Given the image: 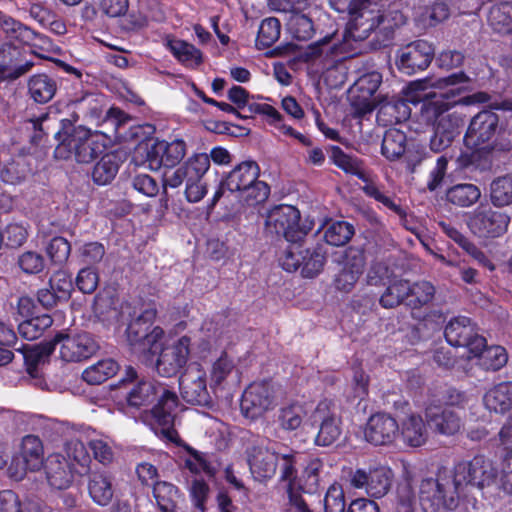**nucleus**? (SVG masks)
<instances>
[{
    "label": "nucleus",
    "instance_id": "obj_1",
    "mask_svg": "<svg viewBox=\"0 0 512 512\" xmlns=\"http://www.w3.org/2000/svg\"><path fill=\"white\" fill-rule=\"evenodd\" d=\"M331 7L349 16L342 39L328 35L315 43L318 53L330 51L336 55L352 57L362 53L363 42L372 34L378 33L382 40L390 39L394 29L406 22V17L398 9L382 10L378 1L371 0H330Z\"/></svg>",
    "mask_w": 512,
    "mask_h": 512
},
{
    "label": "nucleus",
    "instance_id": "obj_2",
    "mask_svg": "<svg viewBox=\"0 0 512 512\" xmlns=\"http://www.w3.org/2000/svg\"><path fill=\"white\" fill-rule=\"evenodd\" d=\"M155 307L146 308L127 327V337L132 346L138 345L141 352H159L156 369L164 377L176 375L187 363L190 354V338L182 336L162 346L164 330L160 326L151 328L156 319Z\"/></svg>",
    "mask_w": 512,
    "mask_h": 512
},
{
    "label": "nucleus",
    "instance_id": "obj_3",
    "mask_svg": "<svg viewBox=\"0 0 512 512\" xmlns=\"http://www.w3.org/2000/svg\"><path fill=\"white\" fill-rule=\"evenodd\" d=\"M117 392L128 406L136 408L149 405L158 398L157 404L151 410V415L155 423L161 427L163 435L172 442L177 441L178 435L173 426L178 398L174 392L160 383L139 379L132 367L126 369L125 376L118 383Z\"/></svg>",
    "mask_w": 512,
    "mask_h": 512
},
{
    "label": "nucleus",
    "instance_id": "obj_4",
    "mask_svg": "<svg viewBox=\"0 0 512 512\" xmlns=\"http://www.w3.org/2000/svg\"><path fill=\"white\" fill-rule=\"evenodd\" d=\"M469 82V77L463 72L437 79L425 78L410 82L403 90V117L410 114L405 103H422V118L426 122L436 120L441 112L449 110L448 100L468 89Z\"/></svg>",
    "mask_w": 512,
    "mask_h": 512
},
{
    "label": "nucleus",
    "instance_id": "obj_5",
    "mask_svg": "<svg viewBox=\"0 0 512 512\" xmlns=\"http://www.w3.org/2000/svg\"><path fill=\"white\" fill-rule=\"evenodd\" d=\"M78 118V115H74L73 119L61 120V128L55 133L58 145L54 155L63 160L74 156L79 163H90L105 151L109 138L84 126H74Z\"/></svg>",
    "mask_w": 512,
    "mask_h": 512
},
{
    "label": "nucleus",
    "instance_id": "obj_6",
    "mask_svg": "<svg viewBox=\"0 0 512 512\" xmlns=\"http://www.w3.org/2000/svg\"><path fill=\"white\" fill-rule=\"evenodd\" d=\"M461 490L454 469L440 468L420 481L419 503L424 512H449L458 506Z\"/></svg>",
    "mask_w": 512,
    "mask_h": 512
},
{
    "label": "nucleus",
    "instance_id": "obj_7",
    "mask_svg": "<svg viewBox=\"0 0 512 512\" xmlns=\"http://www.w3.org/2000/svg\"><path fill=\"white\" fill-rule=\"evenodd\" d=\"M331 159L338 168L348 174L357 176L364 182L362 191L366 196L381 203L384 207L401 218L406 216V212L401 205L397 204L392 197L382 191L373 177L363 169L361 161L358 158L344 153L341 148L335 146L332 148Z\"/></svg>",
    "mask_w": 512,
    "mask_h": 512
},
{
    "label": "nucleus",
    "instance_id": "obj_8",
    "mask_svg": "<svg viewBox=\"0 0 512 512\" xmlns=\"http://www.w3.org/2000/svg\"><path fill=\"white\" fill-rule=\"evenodd\" d=\"M310 229V226L300 223V212L291 205L274 207L268 212L265 221L267 234L283 237L288 242L303 241Z\"/></svg>",
    "mask_w": 512,
    "mask_h": 512
},
{
    "label": "nucleus",
    "instance_id": "obj_9",
    "mask_svg": "<svg viewBox=\"0 0 512 512\" xmlns=\"http://www.w3.org/2000/svg\"><path fill=\"white\" fill-rule=\"evenodd\" d=\"M464 401L465 395L453 390L450 394L449 405L428 406L425 410V417L430 428L445 436L458 433L463 427V417L460 411L454 409L452 406L461 405Z\"/></svg>",
    "mask_w": 512,
    "mask_h": 512
},
{
    "label": "nucleus",
    "instance_id": "obj_10",
    "mask_svg": "<svg viewBox=\"0 0 512 512\" xmlns=\"http://www.w3.org/2000/svg\"><path fill=\"white\" fill-rule=\"evenodd\" d=\"M510 216L503 211L495 210L489 204L481 203L468 215L467 225L478 237L496 238L506 233Z\"/></svg>",
    "mask_w": 512,
    "mask_h": 512
},
{
    "label": "nucleus",
    "instance_id": "obj_11",
    "mask_svg": "<svg viewBox=\"0 0 512 512\" xmlns=\"http://www.w3.org/2000/svg\"><path fill=\"white\" fill-rule=\"evenodd\" d=\"M55 350L64 362H80L94 355L99 346L87 332L59 333L52 340Z\"/></svg>",
    "mask_w": 512,
    "mask_h": 512
},
{
    "label": "nucleus",
    "instance_id": "obj_12",
    "mask_svg": "<svg viewBox=\"0 0 512 512\" xmlns=\"http://www.w3.org/2000/svg\"><path fill=\"white\" fill-rule=\"evenodd\" d=\"M289 243L280 259L283 269L293 272L302 266V272L306 277H314L318 274L325 262L324 254L319 249L310 251L304 247L302 241Z\"/></svg>",
    "mask_w": 512,
    "mask_h": 512
},
{
    "label": "nucleus",
    "instance_id": "obj_13",
    "mask_svg": "<svg viewBox=\"0 0 512 512\" xmlns=\"http://www.w3.org/2000/svg\"><path fill=\"white\" fill-rule=\"evenodd\" d=\"M313 418L320 422L319 431L315 438L318 446H330L335 443L342 434V420L339 408L330 399H323L315 407Z\"/></svg>",
    "mask_w": 512,
    "mask_h": 512
},
{
    "label": "nucleus",
    "instance_id": "obj_14",
    "mask_svg": "<svg viewBox=\"0 0 512 512\" xmlns=\"http://www.w3.org/2000/svg\"><path fill=\"white\" fill-rule=\"evenodd\" d=\"M392 480V470L387 466L378 465L355 470L351 474L350 484L355 489L364 490L370 497L382 498L390 490Z\"/></svg>",
    "mask_w": 512,
    "mask_h": 512
},
{
    "label": "nucleus",
    "instance_id": "obj_15",
    "mask_svg": "<svg viewBox=\"0 0 512 512\" xmlns=\"http://www.w3.org/2000/svg\"><path fill=\"white\" fill-rule=\"evenodd\" d=\"M381 83L382 75L378 71L365 73L354 82L349 98L358 116H364L375 109L378 103L375 93Z\"/></svg>",
    "mask_w": 512,
    "mask_h": 512
},
{
    "label": "nucleus",
    "instance_id": "obj_16",
    "mask_svg": "<svg viewBox=\"0 0 512 512\" xmlns=\"http://www.w3.org/2000/svg\"><path fill=\"white\" fill-rule=\"evenodd\" d=\"M276 405L275 391L268 382L249 385L241 399V411L246 418L257 419Z\"/></svg>",
    "mask_w": 512,
    "mask_h": 512
},
{
    "label": "nucleus",
    "instance_id": "obj_17",
    "mask_svg": "<svg viewBox=\"0 0 512 512\" xmlns=\"http://www.w3.org/2000/svg\"><path fill=\"white\" fill-rule=\"evenodd\" d=\"M453 469L461 488L467 484L483 488L497 483V471L484 456H475L469 462H460Z\"/></svg>",
    "mask_w": 512,
    "mask_h": 512
},
{
    "label": "nucleus",
    "instance_id": "obj_18",
    "mask_svg": "<svg viewBox=\"0 0 512 512\" xmlns=\"http://www.w3.org/2000/svg\"><path fill=\"white\" fill-rule=\"evenodd\" d=\"M182 398L190 404L207 405L211 402L206 371L198 363H191L179 378Z\"/></svg>",
    "mask_w": 512,
    "mask_h": 512
},
{
    "label": "nucleus",
    "instance_id": "obj_19",
    "mask_svg": "<svg viewBox=\"0 0 512 512\" xmlns=\"http://www.w3.org/2000/svg\"><path fill=\"white\" fill-rule=\"evenodd\" d=\"M444 335L451 346L466 347L469 352H477L485 346V338L477 334L475 325L465 316L452 318L445 327Z\"/></svg>",
    "mask_w": 512,
    "mask_h": 512
},
{
    "label": "nucleus",
    "instance_id": "obj_20",
    "mask_svg": "<svg viewBox=\"0 0 512 512\" xmlns=\"http://www.w3.org/2000/svg\"><path fill=\"white\" fill-rule=\"evenodd\" d=\"M433 56L432 45L425 40H417L398 50L396 65L402 73L412 75L425 70Z\"/></svg>",
    "mask_w": 512,
    "mask_h": 512
},
{
    "label": "nucleus",
    "instance_id": "obj_21",
    "mask_svg": "<svg viewBox=\"0 0 512 512\" xmlns=\"http://www.w3.org/2000/svg\"><path fill=\"white\" fill-rule=\"evenodd\" d=\"M187 146L184 140L174 139L171 142L157 140L151 145L147 152V162L151 170H158L161 167L174 170L185 157Z\"/></svg>",
    "mask_w": 512,
    "mask_h": 512
},
{
    "label": "nucleus",
    "instance_id": "obj_22",
    "mask_svg": "<svg viewBox=\"0 0 512 512\" xmlns=\"http://www.w3.org/2000/svg\"><path fill=\"white\" fill-rule=\"evenodd\" d=\"M210 168V158L206 153H198L174 170H167L163 175L165 187L178 188L184 182L203 180Z\"/></svg>",
    "mask_w": 512,
    "mask_h": 512
},
{
    "label": "nucleus",
    "instance_id": "obj_23",
    "mask_svg": "<svg viewBox=\"0 0 512 512\" xmlns=\"http://www.w3.org/2000/svg\"><path fill=\"white\" fill-rule=\"evenodd\" d=\"M498 120L497 114L488 110L475 115L464 136L465 146L471 150L483 148L495 136Z\"/></svg>",
    "mask_w": 512,
    "mask_h": 512
},
{
    "label": "nucleus",
    "instance_id": "obj_24",
    "mask_svg": "<svg viewBox=\"0 0 512 512\" xmlns=\"http://www.w3.org/2000/svg\"><path fill=\"white\" fill-rule=\"evenodd\" d=\"M399 435L397 421L387 413H376L372 415L365 427L364 436L366 441L373 445H389Z\"/></svg>",
    "mask_w": 512,
    "mask_h": 512
},
{
    "label": "nucleus",
    "instance_id": "obj_25",
    "mask_svg": "<svg viewBox=\"0 0 512 512\" xmlns=\"http://www.w3.org/2000/svg\"><path fill=\"white\" fill-rule=\"evenodd\" d=\"M253 478L259 482L271 479L277 470L279 455L263 445H254L247 451Z\"/></svg>",
    "mask_w": 512,
    "mask_h": 512
},
{
    "label": "nucleus",
    "instance_id": "obj_26",
    "mask_svg": "<svg viewBox=\"0 0 512 512\" xmlns=\"http://www.w3.org/2000/svg\"><path fill=\"white\" fill-rule=\"evenodd\" d=\"M364 265L365 257L361 250L347 249L343 257V267L335 279L336 288L344 292L351 291L363 273Z\"/></svg>",
    "mask_w": 512,
    "mask_h": 512
},
{
    "label": "nucleus",
    "instance_id": "obj_27",
    "mask_svg": "<svg viewBox=\"0 0 512 512\" xmlns=\"http://www.w3.org/2000/svg\"><path fill=\"white\" fill-rule=\"evenodd\" d=\"M153 496L161 512H187L186 500L179 488L167 481L153 484Z\"/></svg>",
    "mask_w": 512,
    "mask_h": 512
},
{
    "label": "nucleus",
    "instance_id": "obj_28",
    "mask_svg": "<svg viewBox=\"0 0 512 512\" xmlns=\"http://www.w3.org/2000/svg\"><path fill=\"white\" fill-rule=\"evenodd\" d=\"M45 473L49 485L54 489H67L71 486L76 471L65 461L62 453H52L47 457Z\"/></svg>",
    "mask_w": 512,
    "mask_h": 512
},
{
    "label": "nucleus",
    "instance_id": "obj_29",
    "mask_svg": "<svg viewBox=\"0 0 512 512\" xmlns=\"http://www.w3.org/2000/svg\"><path fill=\"white\" fill-rule=\"evenodd\" d=\"M61 453L77 475L84 476L88 474L92 459L81 436H72L66 439Z\"/></svg>",
    "mask_w": 512,
    "mask_h": 512
},
{
    "label": "nucleus",
    "instance_id": "obj_30",
    "mask_svg": "<svg viewBox=\"0 0 512 512\" xmlns=\"http://www.w3.org/2000/svg\"><path fill=\"white\" fill-rule=\"evenodd\" d=\"M260 174V168L255 161H243L229 172L223 181V186L231 192H239L253 184Z\"/></svg>",
    "mask_w": 512,
    "mask_h": 512
},
{
    "label": "nucleus",
    "instance_id": "obj_31",
    "mask_svg": "<svg viewBox=\"0 0 512 512\" xmlns=\"http://www.w3.org/2000/svg\"><path fill=\"white\" fill-rule=\"evenodd\" d=\"M399 434L405 444L411 447H420L428 438V431L423 418L417 414H410L402 420Z\"/></svg>",
    "mask_w": 512,
    "mask_h": 512
},
{
    "label": "nucleus",
    "instance_id": "obj_32",
    "mask_svg": "<svg viewBox=\"0 0 512 512\" xmlns=\"http://www.w3.org/2000/svg\"><path fill=\"white\" fill-rule=\"evenodd\" d=\"M484 405L488 410L500 414L511 410L512 382H501L490 388L484 395Z\"/></svg>",
    "mask_w": 512,
    "mask_h": 512
},
{
    "label": "nucleus",
    "instance_id": "obj_33",
    "mask_svg": "<svg viewBox=\"0 0 512 512\" xmlns=\"http://www.w3.org/2000/svg\"><path fill=\"white\" fill-rule=\"evenodd\" d=\"M165 46L187 68H197L203 62L202 52L193 44L177 38H167Z\"/></svg>",
    "mask_w": 512,
    "mask_h": 512
},
{
    "label": "nucleus",
    "instance_id": "obj_34",
    "mask_svg": "<svg viewBox=\"0 0 512 512\" xmlns=\"http://www.w3.org/2000/svg\"><path fill=\"white\" fill-rule=\"evenodd\" d=\"M306 414L307 412L303 404L291 402L278 409L275 422L283 431L292 432L302 426Z\"/></svg>",
    "mask_w": 512,
    "mask_h": 512
},
{
    "label": "nucleus",
    "instance_id": "obj_35",
    "mask_svg": "<svg viewBox=\"0 0 512 512\" xmlns=\"http://www.w3.org/2000/svg\"><path fill=\"white\" fill-rule=\"evenodd\" d=\"M28 93L37 103L49 102L57 91V82L47 74H35L28 80Z\"/></svg>",
    "mask_w": 512,
    "mask_h": 512
},
{
    "label": "nucleus",
    "instance_id": "obj_36",
    "mask_svg": "<svg viewBox=\"0 0 512 512\" xmlns=\"http://www.w3.org/2000/svg\"><path fill=\"white\" fill-rule=\"evenodd\" d=\"M470 358H477L478 365L488 371H498L504 367L508 361V354L504 347L494 345L479 349V351H470Z\"/></svg>",
    "mask_w": 512,
    "mask_h": 512
},
{
    "label": "nucleus",
    "instance_id": "obj_37",
    "mask_svg": "<svg viewBox=\"0 0 512 512\" xmlns=\"http://www.w3.org/2000/svg\"><path fill=\"white\" fill-rule=\"evenodd\" d=\"M0 29L6 35L7 38L11 40H16L23 44H31L38 34L19 22L18 20L12 18L7 15L3 11L0 10Z\"/></svg>",
    "mask_w": 512,
    "mask_h": 512
},
{
    "label": "nucleus",
    "instance_id": "obj_38",
    "mask_svg": "<svg viewBox=\"0 0 512 512\" xmlns=\"http://www.w3.org/2000/svg\"><path fill=\"white\" fill-rule=\"evenodd\" d=\"M17 350H24V360L27 368V372L30 376L38 377V369L41 365L45 364L49 356L55 351V345L53 342H47L40 345H33L27 347H19Z\"/></svg>",
    "mask_w": 512,
    "mask_h": 512
},
{
    "label": "nucleus",
    "instance_id": "obj_39",
    "mask_svg": "<svg viewBox=\"0 0 512 512\" xmlns=\"http://www.w3.org/2000/svg\"><path fill=\"white\" fill-rule=\"evenodd\" d=\"M481 197V190L472 183H459L446 191V200L461 208L473 206Z\"/></svg>",
    "mask_w": 512,
    "mask_h": 512
},
{
    "label": "nucleus",
    "instance_id": "obj_40",
    "mask_svg": "<svg viewBox=\"0 0 512 512\" xmlns=\"http://www.w3.org/2000/svg\"><path fill=\"white\" fill-rule=\"evenodd\" d=\"M89 494L98 505L105 506L113 498V488L110 475L106 472H95L88 484Z\"/></svg>",
    "mask_w": 512,
    "mask_h": 512
},
{
    "label": "nucleus",
    "instance_id": "obj_41",
    "mask_svg": "<svg viewBox=\"0 0 512 512\" xmlns=\"http://www.w3.org/2000/svg\"><path fill=\"white\" fill-rule=\"evenodd\" d=\"M21 458L29 471H37L43 466L44 448L39 437L27 435L23 438Z\"/></svg>",
    "mask_w": 512,
    "mask_h": 512
},
{
    "label": "nucleus",
    "instance_id": "obj_42",
    "mask_svg": "<svg viewBox=\"0 0 512 512\" xmlns=\"http://www.w3.org/2000/svg\"><path fill=\"white\" fill-rule=\"evenodd\" d=\"M385 292L380 297V304L384 308H393L402 302H408L410 283L397 277H393L387 284Z\"/></svg>",
    "mask_w": 512,
    "mask_h": 512
},
{
    "label": "nucleus",
    "instance_id": "obj_43",
    "mask_svg": "<svg viewBox=\"0 0 512 512\" xmlns=\"http://www.w3.org/2000/svg\"><path fill=\"white\" fill-rule=\"evenodd\" d=\"M85 440L92 450L95 460L103 465L113 462L115 457L114 443L109 437L91 432L85 435Z\"/></svg>",
    "mask_w": 512,
    "mask_h": 512
},
{
    "label": "nucleus",
    "instance_id": "obj_44",
    "mask_svg": "<svg viewBox=\"0 0 512 512\" xmlns=\"http://www.w3.org/2000/svg\"><path fill=\"white\" fill-rule=\"evenodd\" d=\"M119 370V365L113 359H103L86 368L82 373V378L89 384H101L114 376Z\"/></svg>",
    "mask_w": 512,
    "mask_h": 512
},
{
    "label": "nucleus",
    "instance_id": "obj_45",
    "mask_svg": "<svg viewBox=\"0 0 512 512\" xmlns=\"http://www.w3.org/2000/svg\"><path fill=\"white\" fill-rule=\"evenodd\" d=\"M489 24L498 33L512 34V2L494 5L489 12Z\"/></svg>",
    "mask_w": 512,
    "mask_h": 512
},
{
    "label": "nucleus",
    "instance_id": "obj_46",
    "mask_svg": "<svg viewBox=\"0 0 512 512\" xmlns=\"http://www.w3.org/2000/svg\"><path fill=\"white\" fill-rule=\"evenodd\" d=\"M408 147L406 146V135L396 128L387 130L382 141V154L388 160H396L403 155Z\"/></svg>",
    "mask_w": 512,
    "mask_h": 512
},
{
    "label": "nucleus",
    "instance_id": "obj_47",
    "mask_svg": "<svg viewBox=\"0 0 512 512\" xmlns=\"http://www.w3.org/2000/svg\"><path fill=\"white\" fill-rule=\"evenodd\" d=\"M119 170V158L114 153H107L94 166L92 171L93 181L98 185L109 184Z\"/></svg>",
    "mask_w": 512,
    "mask_h": 512
},
{
    "label": "nucleus",
    "instance_id": "obj_48",
    "mask_svg": "<svg viewBox=\"0 0 512 512\" xmlns=\"http://www.w3.org/2000/svg\"><path fill=\"white\" fill-rule=\"evenodd\" d=\"M490 199L495 207L512 204V174L497 177L491 182Z\"/></svg>",
    "mask_w": 512,
    "mask_h": 512
},
{
    "label": "nucleus",
    "instance_id": "obj_49",
    "mask_svg": "<svg viewBox=\"0 0 512 512\" xmlns=\"http://www.w3.org/2000/svg\"><path fill=\"white\" fill-rule=\"evenodd\" d=\"M53 323L50 315L42 314L22 321L18 326L20 336L32 341L39 338Z\"/></svg>",
    "mask_w": 512,
    "mask_h": 512
},
{
    "label": "nucleus",
    "instance_id": "obj_50",
    "mask_svg": "<svg viewBox=\"0 0 512 512\" xmlns=\"http://www.w3.org/2000/svg\"><path fill=\"white\" fill-rule=\"evenodd\" d=\"M235 370V364L226 353H223L211 365L210 369V388L216 389L224 385L230 375Z\"/></svg>",
    "mask_w": 512,
    "mask_h": 512
},
{
    "label": "nucleus",
    "instance_id": "obj_51",
    "mask_svg": "<svg viewBox=\"0 0 512 512\" xmlns=\"http://www.w3.org/2000/svg\"><path fill=\"white\" fill-rule=\"evenodd\" d=\"M238 199L247 206H256L267 200L270 194V187L258 178L238 192Z\"/></svg>",
    "mask_w": 512,
    "mask_h": 512
},
{
    "label": "nucleus",
    "instance_id": "obj_52",
    "mask_svg": "<svg viewBox=\"0 0 512 512\" xmlns=\"http://www.w3.org/2000/svg\"><path fill=\"white\" fill-rule=\"evenodd\" d=\"M354 227L346 221L332 222L324 233L325 241L332 246L345 245L353 236Z\"/></svg>",
    "mask_w": 512,
    "mask_h": 512
},
{
    "label": "nucleus",
    "instance_id": "obj_53",
    "mask_svg": "<svg viewBox=\"0 0 512 512\" xmlns=\"http://www.w3.org/2000/svg\"><path fill=\"white\" fill-rule=\"evenodd\" d=\"M281 25L277 18L264 19L259 27L256 45L259 48H267L273 45L280 37Z\"/></svg>",
    "mask_w": 512,
    "mask_h": 512
},
{
    "label": "nucleus",
    "instance_id": "obj_54",
    "mask_svg": "<svg viewBox=\"0 0 512 512\" xmlns=\"http://www.w3.org/2000/svg\"><path fill=\"white\" fill-rule=\"evenodd\" d=\"M445 112L446 111L441 112L436 120L427 123L435 124V127L438 130L444 131L445 134L454 140L461 132V128L464 125V117L462 114L457 112L447 114H445Z\"/></svg>",
    "mask_w": 512,
    "mask_h": 512
},
{
    "label": "nucleus",
    "instance_id": "obj_55",
    "mask_svg": "<svg viewBox=\"0 0 512 512\" xmlns=\"http://www.w3.org/2000/svg\"><path fill=\"white\" fill-rule=\"evenodd\" d=\"M434 293L433 285L427 281L410 284L407 305L412 308L425 305L433 299Z\"/></svg>",
    "mask_w": 512,
    "mask_h": 512
},
{
    "label": "nucleus",
    "instance_id": "obj_56",
    "mask_svg": "<svg viewBox=\"0 0 512 512\" xmlns=\"http://www.w3.org/2000/svg\"><path fill=\"white\" fill-rule=\"evenodd\" d=\"M448 5L443 0H435L433 4L419 16V21L424 26H434L449 17Z\"/></svg>",
    "mask_w": 512,
    "mask_h": 512
},
{
    "label": "nucleus",
    "instance_id": "obj_57",
    "mask_svg": "<svg viewBox=\"0 0 512 512\" xmlns=\"http://www.w3.org/2000/svg\"><path fill=\"white\" fill-rule=\"evenodd\" d=\"M288 28L298 40H307L313 35V23L304 14L293 13L289 19Z\"/></svg>",
    "mask_w": 512,
    "mask_h": 512
},
{
    "label": "nucleus",
    "instance_id": "obj_58",
    "mask_svg": "<svg viewBox=\"0 0 512 512\" xmlns=\"http://www.w3.org/2000/svg\"><path fill=\"white\" fill-rule=\"evenodd\" d=\"M18 265L25 274H39L45 268V259L38 252L26 251L18 257Z\"/></svg>",
    "mask_w": 512,
    "mask_h": 512
},
{
    "label": "nucleus",
    "instance_id": "obj_59",
    "mask_svg": "<svg viewBox=\"0 0 512 512\" xmlns=\"http://www.w3.org/2000/svg\"><path fill=\"white\" fill-rule=\"evenodd\" d=\"M323 468V463L319 459H312L308 462L304 468L302 478L304 480V486L302 489L307 493L316 492L319 481L320 471Z\"/></svg>",
    "mask_w": 512,
    "mask_h": 512
},
{
    "label": "nucleus",
    "instance_id": "obj_60",
    "mask_svg": "<svg viewBox=\"0 0 512 512\" xmlns=\"http://www.w3.org/2000/svg\"><path fill=\"white\" fill-rule=\"evenodd\" d=\"M297 454L295 453H288V454H281L279 455V459L282 460V464L280 467V480L284 483H286V489L288 488H295V481L297 478V470H296V463H297Z\"/></svg>",
    "mask_w": 512,
    "mask_h": 512
},
{
    "label": "nucleus",
    "instance_id": "obj_61",
    "mask_svg": "<svg viewBox=\"0 0 512 512\" xmlns=\"http://www.w3.org/2000/svg\"><path fill=\"white\" fill-rule=\"evenodd\" d=\"M325 512H347L344 491L338 484L331 485L324 498Z\"/></svg>",
    "mask_w": 512,
    "mask_h": 512
},
{
    "label": "nucleus",
    "instance_id": "obj_62",
    "mask_svg": "<svg viewBox=\"0 0 512 512\" xmlns=\"http://www.w3.org/2000/svg\"><path fill=\"white\" fill-rule=\"evenodd\" d=\"M46 252L53 263L63 264L70 255L71 246L65 238L54 237L48 244Z\"/></svg>",
    "mask_w": 512,
    "mask_h": 512
},
{
    "label": "nucleus",
    "instance_id": "obj_63",
    "mask_svg": "<svg viewBox=\"0 0 512 512\" xmlns=\"http://www.w3.org/2000/svg\"><path fill=\"white\" fill-rule=\"evenodd\" d=\"M348 68L343 61H338L323 73V78L330 88H340L347 80Z\"/></svg>",
    "mask_w": 512,
    "mask_h": 512
},
{
    "label": "nucleus",
    "instance_id": "obj_64",
    "mask_svg": "<svg viewBox=\"0 0 512 512\" xmlns=\"http://www.w3.org/2000/svg\"><path fill=\"white\" fill-rule=\"evenodd\" d=\"M50 288L53 289L62 300H67L73 290L71 276L65 271H57L50 278Z\"/></svg>",
    "mask_w": 512,
    "mask_h": 512
}]
</instances>
